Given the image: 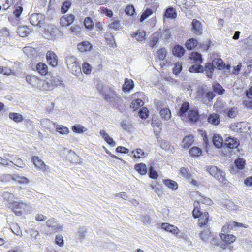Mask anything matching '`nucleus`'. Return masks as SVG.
<instances>
[{
  "label": "nucleus",
  "mask_w": 252,
  "mask_h": 252,
  "mask_svg": "<svg viewBox=\"0 0 252 252\" xmlns=\"http://www.w3.org/2000/svg\"><path fill=\"white\" fill-rule=\"evenodd\" d=\"M133 157L135 158H140L144 155V152L141 149H137L132 151Z\"/></svg>",
  "instance_id": "5fc2aeb1"
},
{
  "label": "nucleus",
  "mask_w": 252,
  "mask_h": 252,
  "mask_svg": "<svg viewBox=\"0 0 252 252\" xmlns=\"http://www.w3.org/2000/svg\"><path fill=\"white\" fill-rule=\"evenodd\" d=\"M199 204V202H195L194 204V208L192 211V215L194 218H199L202 213L200 212L199 209L197 208V205Z\"/></svg>",
  "instance_id": "8fccbe9b"
},
{
  "label": "nucleus",
  "mask_w": 252,
  "mask_h": 252,
  "mask_svg": "<svg viewBox=\"0 0 252 252\" xmlns=\"http://www.w3.org/2000/svg\"><path fill=\"white\" fill-rule=\"evenodd\" d=\"M212 63H213V65L216 66V68L219 70L223 69L225 67V63L220 58L214 59Z\"/></svg>",
  "instance_id": "393cba45"
},
{
  "label": "nucleus",
  "mask_w": 252,
  "mask_h": 252,
  "mask_svg": "<svg viewBox=\"0 0 252 252\" xmlns=\"http://www.w3.org/2000/svg\"><path fill=\"white\" fill-rule=\"evenodd\" d=\"M163 182L167 187L173 190H176L178 188V184L174 181L170 179H165L163 180Z\"/></svg>",
  "instance_id": "c85d7f7f"
},
{
  "label": "nucleus",
  "mask_w": 252,
  "mask_h": 252,
  "mask_svg": "<svg viewBox=\"0 0 252 252\" xmlns=\"http://www.w3.org/2000/svg\"><path fill=\"white\" fill-rule=\"evenodd\" d=\"M77 46L78 50L81 52L89 51L92 47L91 43L87 41L82 42L78 44Z\"/></svg>",
  "instance_id": "aec40b11"
},
{
  "label": "nucleus",
  "mask_w": 252,
  "mask_h": 252,
  "mask_svg": "<svg viewBox=\"0 0 252 252\" xmlns=\"http://www.w3.org/2000/svg\"><path fill=\"white\" fill-rule=\"evenodd\" d=\"M13 211L17 216H21L23 212L29 211L30 206L23 202L13 201L12 203Z\"/></svg>",
  "instance_id": "7ed1b4c3"
},
{
  "label": "nucleus",
  "mask_w": 252,
  "mask_h": 252,
  "mask_svg": "<svg viewBox=\"0 0 252 252\" xmlns=\"http://www.w3.org/2000/svg\"><path fill=\"white\" fill-rule=\"evenodd\" d=\"M145 33L143 32L137 31L134 34L135 39L139 41H142L144 39Z\"/></svg>",
  "instance_id": "69168bd1"
},
{
  "label": "nucleus",
  "mask_w": 252,
  "mask_h": 252,
  "mask_svg": "<svg viewBox=\"0 0 252 252\" xmlns=\"http://www.w3.org/2000/svg\"><path fill=\"white\" fill-rule=\"evenodd\" d=\"M96 89L107 101L117 103L121 102V98L120 96L108 86L104 85L101 82H99L96 85Z\"/></svg>",
  "instance_id": "f257e3e1"
},
{
  "label": "nucleus",
  "mask_w": 252,
  "mask_h": 252,
  "mask_svg": "<svg viewBox=\"0 0 252 252\" xmlns=\"http://www.w3.org/2000/svg\"><path fill=\"white\" fill-rule=\"evenodd\" d=\"M14 181L17 182L19 184H28L29 183V179L24 177L21 176H16L14 178H13Z\"/></svg>",
  "instance_id": "49530a36"
},
{
  "label": "nucleus",
  "mask_w": 252,
  "mask_h": 252,
  "mask_svg": "<svg viewBox=\"0 0 252 252\" xmlns=\"http://www.w3.org/2000/svg\"><path fill=\"white\" fill-rule=\"evenodd\" d=\"M71 6V2L70 1H66L64 2L61 7V11L63 13H66Z\"/></svg>",
  "instance_id": "052dcab7"
},
{
  "label": "nucleus",
  "mask_w": 252,
  "mask_h": 252,
  "mask_svg": "<svg viewBox=\"0 0 252 252\" xmlns=\"http://www.w3.org/2000/svg\"><path fill=\"white\" fill-rule=\"evenodd\" d=\"M66 63L68 69L72 74L77 75L81 72V68L77 61V58L73 55H68L65 58Z\"/></svg>",
  "instance_id": "f03ea898"
},
{
  "label": "nucleus",
  "mask_w": 252,
  "mask_h": 252,
  "mask_svg": "<svg viewBox=\"0 0 252 252\" xmlns=\"http://www.w3.org/2000/svg\"><path fill=\"white\" fill-rule=\"evenodd\" d=\"M159 37V32H155L153 35V37L150 41L149 45L150 47H154L158 43Z\"/></svg>",
  "instance_id": "4c0bfd02"
},
{
  "label": "nucleus",
  "mask_w": 252,
  "mask_h": 252,
  "mask_svg": "<svg viewBox=\"0 0 252 252\" xmlns=\"http://www.w3.org/2000/svg\"><path fill=\"white\" fill-rule=\"evenodd\" d=\"M29 30L26 26H20L17 28V32L21 37H25L29 33Z\"/></svg>",
  "instance_id": "a878e982"
},
{
  "label": "nucleus",
  "mask_w": 252,
  "mask_h": 252,
  "mask_svg": "<svg viewBox=\"0 0 252 252\" xmlns=\"http://www.w3.org/2000/svg\"><path fill=\"white\" fill-rule=\"evenodd\" d=\"M36 70L42 75H46L48 72V67L43 63H39L36 65Z\"/></svg>",
  "instance_id": "412c9836"
},
{
  "label": "nucleus",
  "mask_w": 252,
  "mask_h": 252,
  "mask_svg": "<svg viewBox=\"0 0 252 252\" xmlns=\"http://www.w3.org/2000/svg\"><path fill=\"white\" fill-rule=\"evenodd\" d=\"M9 117L15 122H20L23 120L22 115L17 113H10Z\"/></svg>",
  "instance_id": "e433bc0d"
},
{
  "label": "nucleus",
  "mask_w": 252,
  "mask_h": 252,
  "mask_svg": "<svg viewBox=\"0 0 252 252\" xmlns=\"http://www.w3.org/2000/svg\"><path fill=\"white\" fill-rule=\"evenodd\" d=\"M86 74H89L91 72V67L90 64L87 63H84L82 65V68H81V71Z\"/></svg>",
  "instance_id": "4d7b16f0"
},
{
  "label": "nucleus",
  "mask_w": 252,
  "mask_h": 252,
  "mask_svg": "<svg viewBox=\"0 0 252 252\" xmlns=\"http://www.w3.org/2000/svg\"><path fill=\"white\" fill-rule=\"evenodd\" d=\"M99 133L109 145L112 146H114L116 145L115 142L114 141L113 139L108 135L105 130H101Z\"/></svg>",
  "instance_id": "6ab92c4d"
},
{
  "label": "nucleus",
  "mask_w": 252,
  "mask_h": 252,
  "mask_svg": "<svg viewBox=\"0 0 252 252\" xmlns=\"http://www.w3.org/2000/svg\"><path fill=\"white\" fill-rule=\"evenodd\" d=\"M26 81L32 86H36L40 81L39 79L35 76L28 75L26 76Z\"/></svg>",
  "instance_id": "cd10ccee"
},
{
  "label": "nucleus",
  "mask_w": 252,
  "mask_h": 252,
  "mask_svg": "<svg viewBox=\"0 0 252 252\" xmlns=\"http://www.w3.org/2000/svg\"><path fill=\"white\" fill-rule=\"evenodd\" d=\"M194 141V137L191 135L186 136L182 141V147L184 148H189L192 144Z\"/></svg>",
  "instance_id": "f3484780"
},
{
  "label": "nucleus",
  "mask_w": 252,
  "mask_h": 252,
  "mask_svg": "<svg viewBox=\"0 0 252 252\" xmlns=\"http://www.w3.org/2000/svg\"><path fill=\"white\" fill-rule=\"evenodd\" d=\"M238 111L236 108H232L227 111V115L229 118H234L236 116Z\"/></svg>",
  "instance_id": "338daca9"
},
{
  "label": "nucleus",
  "mask_w": 252,
  "mask_h": 252,
  "mask_svg": "<svg viewBox=\"0 0 252 252\" xmlns=\"http://www.w3.org/2000/svg\"><path fill=\"white\" fill-rule=\"evenodd\" d=\"M125 12L128 15H132L135 12L134 6L132 5H127L125 9Z\"/></svg>",
  "instance_id": "0e129e2a"
},
{
  "label": "nucleus",
  "mask_w": 252,
  "mask_h": 252,
  "mask_svg": "<svg viewBox=\"0 0 252 252\" xmlns=\"http://www.w3.org/2000/svg\"><path fill=\"white\" fill-rule=\"evenodd\" d=\"M197 44V41L194 39L191 38L188 39L186 43V47L189 50L193 49Z\"/></svg>",
  "instance_id": "72a5a7b5"
},
{
  "label": "nucleus",
  "mask_w": 252,
  "mask_h": 252,
  "mask_svg": "<svg viewBox=\"0 0 252 252\" xmlns=\"http://www.w3.org/2000/svg\"><path fill=\"white\" fill-rule=\"evenodd\" d=\"M32 159L35 167L43 172L48 171V166L46 165L38 157L33 156Z\"/></svg>",
  "instance_id": "423d86ee"
},
{
  "label": "nucleus",
  "mask_w": 252,
  "mask_h": 252,
  "mask_svg": "<svg viewBox=\"0 0 252 252\" xmlns=\"http://www.w3.org/2000/svg\"><path fill=\"white\" fill-rule=\"evenodd\" d=\"M62 81L58 78L52 77L49 81H43L42 82V87L44 90H52L55 87H57L61 84Z\"/></svg>",
  "instance_id": "20e7f679"
},
{
  "label": "nucleus",
  "mask_w": 252,
  "mask_h": 252,
  "mask_svg": "<svg viewBox=\"0 0 252 252\" xmlns=\"http://www.w3.org/2000/svg\"><path fill=\"white\" fill-rule=\"evenodd\" d=\"M189 153L192 156H199L202 154V151L197 147H193L189 150Z\"/></svg>",
  "instance_id": "de8ad7c7"
},
{
  "label": "nucleus",
  "mask_w": 252,
  "mask_h": 252,
  "mask_svg": "<svg viewBox=\"0 0 252 252\" xmlns=\"http://www.w3.org/2000/svg\"><path fill=\"white\" fill-rule=\"evenodd\" d=\"M213 143L217 148H220L224 145L222 137L216 134H214L213 137Z\"/></svg>",
  "instance_id": "a211bd4d"
},
{
  "label": "nucleus",
  "mask_w": 252,
  "mask_h": 252,
  "mask_svg": "<svg viewBox=\"0 0 252 252\" xmlns=\"http://www.w3.org/2000/svg\"><path fill=\"white\" fill-rule=\"evenodd\" d=\"M166 54H167V53H166V51L165 48H161L157 51V57L156 59H158L159 60L163 61V63H160V65L161 67H162L164 65H165L166 63H167L166 61H164L166 56Z\"/></svg>",
  "instance_id": "4468645a"
},
{
  "label": "nucleus",
  "mask_w": 252,
  "mask_h": 252,
  "mask_svg": "<svg viewBox=\"0 0 252 252\" xmlns=\"http://www.w3.org/2000/svg\"><path fill=\"white\" fill-rule=\"evenodd\" d=\"M203 66L194 64L189 68V71L192 73H203Z\"/></svg>",
  "instance_id": "473e14b6"
},
{
  "label": "nucleus",
  "mask_w": 252,
  "mask_h": 252,
  "mask_svg": "<svg viewBox=\"0 0 252 252\" xmlns=\"http://www.w3.org/2000/svg\"><path fill=\"white\" fill-rule=\"evenodd\" d=\"M153 13V11L152 9L150 8L146 9L144 12L141 15L140 21L142 22L144 21L147 18H148L149 16H150Z\"/></svg>",
  "instance_id": "09e8293b"
},
{
  "label": "nucleus",
  "mask_w": 252,
  "mask_h": 252,
  "mask_svg": "<svg viewBox=\"0 0 252 252\" xmlns=\"http://www.w3.org/2000/svg\"><path fill=\"white\" fill-rule=\"evenodd\" d=\"M46 59L49 64L52 67H54L57 65L58 57L54 52L48 51L46 54Z\"/></svg>",
  "instance_id": "1a4fd4ad"
},
{
  "label": "nucleus",
  "mask_w": 252,
  "mask_h": 252,
  "mask_svg": "<svg viewBox=\"0 0 252 252\" xmlns=\"http://www.w3.org/2000/svg\"><path fill=\"white\" fill-rule=\"evenodd\" d=\"M213 90L219 94H222L224 92V89L218 83L215 82L213 84Z\"/></svg>",
  "instance_id": "c9c22d12"
},
{
  "label": "nucleus",
  "mask_w": 252,
  "mask_h": 252,
  "mask_svg": "<svg viewBox=\"0 0 252 252\" xmlns=\"http://www.w3.org/2000/svg\"><path fill=\"white\" fill-rule=\"evenodd\" d=\"M220 236L223 241L229 244L235 241L236 239L235 236L232 234L220 233Z\"/></svg>",
  "instance_id": "5701e85b"
},
{
  "label": "nucleus",
  "mask_w": 252,
  "mask_h": 252,
  "mask_svg": "<svg viewBox=\"0 0 252 252\" xmlns=\"http://www.w3.org/2000/svg\"><path fill=\"white\" fill-rule=\"evenodd\" d=\"M192 32L196 34L200 35L202 33L201 23L197 19H193L192 22Z\"/></svg>",
  "instance_id": "f8f14e48"
},
{
  "label": "nucleus",
  "mask_w": 252,
  "mask_h": 252,
  "mask_svg": "<svg viewBox=\"0 0 252 252\" xmlns=\"http://www.w3.org/2000/svg\"><path fill=\"white\" fill-rule=\"evenodd\" d=\"M56 131L61 134H67L69 132L68 128L62 126L56 127Z\"/></svg>",
  "instance_id": "13d9d810"
},
{
  "label": "nucleus",
  "mask_w": 252,
  "mask_h": 252,
  "mask_svg": "<svg viewBox=\"0 0 252 252\" xmlns=\"http://www.w3.org/2000/svg\"><path fill=\"white\" fill-rule=\"evenodd\" d=\"M86 231L87 229L84 227H80L78 228L77 236L79 240H83L85 239Z\"/></svg>",
  "instance_id": "58836bf2"
},
{
  "label": "nucleus",
  "mask_w": 252,
  "mask_h": 252,
  "mask_svg": "<svg viewBox=\"0 0 252 252\" xmlns=\"http://www.w3.org/2000/svg\"><path fill=\"white\" fill-rule=\"evenodd\" d=\"M72 130L75 133H82L87 131V128L80 125H76L72 126Z\"/></svg>",
  "instance_id": "a19ab883"
},
{
  "label": "nucleus",
  "mask_w": 252,
  "mask_h": 252,
  "mask_svg": "<svg viewBox=\"0 0 252 252\" xmlns=\"http://www.w3.org/2000/svg\"><path fill=\"white\" fill-rule=\"evenodd\" d=\"M208 121L211 124L217 125L220 122L219 116L217 114L210 115L208 118Z\"/></svg>",
  "instance_id": "7c9ffc66"
},
{
  "label": "nucleus",
  "mask_w": 252,
  "mask_h": 252,
  "mask_svg": "<svg viewBox=\"0 0 252 252\" xmlns=\"http://www.w3.org/2000/svg\"><path fill=\"white\" fill-rule=\"evenodd\" d=\"M161 228L174 234H177L179 232V229L177 227L167 223H163L161 225Z\"/></svg>",
  "instance_id": "2eb2a0df"
},
{
  "label": "nucleus",
  "mask_w": 252,
  "mask_h": 252,
  "mask_svg": "<svg viewBox=\"0 0 252 252\" xmlns=\"http://www.w3.org/2000/svg\"><path fill=\"white\" fill-rule=\"evenodd\" d=\"M45 32L49 34V37L55 38L60 33L59 30L52 25H48L45 29Z\"/></svg>",
  "instance_id": "ddd939ff"
},
{
  "label": "nucleus",
  "mask_w": 252,
  "mask_h": 252,
  "mask_svg": "<svg viewBox=\"0 0 252 252\" xmlns=\"http://www.w3.org/2000/svg\"><path fill=\"white\" fill-rule=\"evenodd\" d=\"M135 169L141 175H145L147 172V168L145 164L143 163H139L135 165Z\"/></svg>",
  "instance_id": "f704fd0d"
},
{
  "label": "nucleus",
  "mask_w": 252,
  "mask_h": 252,
  "mask_svg": "<svg viewBox=\"0 0 252 252\" xmlns=\"http://www.w3.org/2000/svg\"><path fill=\"white\" fill-rule=\"evenodd\" d=\"M210 234L208 230H204L200 234V239L204 242H206L210 238Z\"/></svg>",
  "instance_id": "37998d69"
},
{
  "label": "nucleus",
  "mask_w": 252,
  "mask_h": 252,
  "mask_svg": "<svg viewBox=\"0 0 252 252\" xmlns=\"http://www.w3.org/2000/svg\"><path fill=\"white\" fill-rule=\"evenodd\" d=\"M209 214L207 212H204L201 214V216L199 218V225L200 226H204L206 225L208 221Z\"/></svg>",
  "instance_id": "bb28decb"
},
{
  "label": "nucleus",
  "mask_w": 252,
  "mask_h": 252,
  "mask_svg": "<svg viewBox=\"0 0 252 252\" xmlns=\"http://www.w3.org/2000/svg\"><path fill=\"white\" fill-rule=\"evenodd\" d=\"M133 85L132 81H129L126 79L123 87L124 89L126 91H128L133 88Z\"/></svg>",
  "instance_id": "3c124183"
},
{
  "label": "nucleus",
  "mask_w": 252,
  "mask_h": 252,
  "mask_svg": "<svg viewBox=\"0 0 252 252\" xmlns=\"http://www.w3.org/2000/svg\"><path fill=\"white\" fill-rule=\"evenodd\" d=\"M105 38L108 44L110 45L112 47H114V44L115 45L113 36L110 34H106Z\"/></svg>",
  "instance_id": "680f3d73"
},
{
  "label": "nucleus",
  "mask_w": 252,
  "mask_h": 252,
  "mask_svg": "<svg viewBox=\"0 0 252 252\" xmlns=\"http://www.w3.org/2000/svg\"><path fill=\"white\" fill-rule=\"evenodd\" d=\"M190 59L196 62L201 63L202 62L201 54L197 52H194L191 53Z\"/></svg>",
  "instance_id": "79ce46f5"
},
{
  "label": "nucleus",
  "mask_w": 252,
  "mask_h": 252,
  "mask_svg": "<svg viewBox=\"0 0 252 252\" xmlns=\"http://www.w3.org/2000/svg\"><path fill=\"white\" fill-rule=\"evenodd\" d=\"M239 145V141L237 138L228 137L224 143L223 146L229 149H234L237 148Z\"/></svg>",
  "instance_id": "9b49d317"
},
{
  "label": "nucleus",
  "mask_w": 252,
  "mask_h": 252,
  "mask_svg": "<svg viewBox=\"0 0 252 252\" xmlns=\"http://www.w3.org/2000/svg\"><path fill=\"white\" fill-rule=\"evenodd\" d=\"M172 53L174 56L181 57L184 54L185 49L182 46L177 45L173 48Z\"/></svg>",
  "instance_id": "b1692460"
},
{
  "label": "nucleus",
  "mask_w": 252,
  "mask_h": 252,
  "mask_svg": "<svg viewBox=\"0 0 252 252\" xmlns=\"http://www.w3.org/2000/svg\"><path fill=\"white\" fill-rule=\"evenodd\" d=\"M182 66L180 63H177L173 69V72L175 75L179 74L182 70Z\"/></svg>",
  "instance_id": "e2e57ef3"
},
{
  "label": "nucleus",
  "mask_w": 252,
  "mask_h": 252,
  "mask_svg": "<svg viewBox=\"0 0 252 252\" xmlns=\"http://www.w3.org/2000/svg\"><path fill=\"white\" fill-rule=\"evenodd\" d=\"M214 177L222 183H224V182L226 180L225 173L224 171L221 170H219L218 171L217 175Z\"/></svg>",
  "instance_id": "ea45409f"
},
{
  "label": "nucleus",
  "mask_w": 252,
  "mask_h": 252,
  "mask_svg": "<svg viewBox=\"0 0 252 252\" xmlns=\"http://www.w3.org/2000/svg\"><path fill=\"white\" fill-rule=\"evenodd\" d=\"M206 170L212 176L215 177L219 170L216 166H209L206 167Z\"/></svg>",
  "instance_id": "a18cd8bd"
},
{
  "label": "nucleus",
  "mask_w": 252,
  "mask_h": 252,
  "mask_svg": "<svg viewBox=\"0 0 252 252\" xmlns=\"http://www.w3.org/2000/svg\"><path fill=\"white\" fill-rule=\"evenodd\" d=\"M238 227H244L245 228H247V226H245L243 223L233 221L224 225L222 228V232H223V233L226 234L229 230L235 229Z\"/></svg>",
  "instance_id": "6e6552de"
},
{
  "label": "nucleus",
  "mask_w": 252,
  "mask_h": 252,
  "mask_svg": "<svg viewBox=\"0 0 252 252\" xmlns=\"http://www.w3.org/2000/svg\"><path fill=\"white\" fill-rule=\"evenodd\" d=\"M180 172L184 178H186L187 179H189L191 178V175L188 172L187 168L185 167L181 168Z\"/></svg>",
  "instance_id": "603ef678"
},
{
  "label": "nucleus",
  "mask_w": 252,
  "mask_h": 252,
  "mask_svg": "<svg viewBox=\"0 0 252 252\" xmlns=\"http://www.w3.org/2000/svg\"><path fill=\"white\" fill-rule=\"evenodd\" d=\"M215 68V66L213 65L212 62L206 63L203 66V72L208 78H212Z\"/></svg>",
  "instance_id": "9d476101"
},
{
  "label": "nucleus",
  "mask_w": 252,
  "mask_h": 252,
  "mask_svg": "<svg viewBox=\"0 0 252 252\" xmlns=\"http://www.w3.org/2000/svg\"><path fill=\"white\" fill-rule=\"evenodd\" d=\"M74 19H75V17L73 15L69 14V15H67L64 18H61V22L62 23H63V20H64L68 23V24L67 25H69L73 22V21L74 20Z\"/></svg>",
  "instance_id": "bf43d9fd"
},
{
  "label": "nucleus",
  "mask_w": 252,
  "mask_h": 252,
  "mask_svg": "<svg viewBox=\"0 0 252 252\" xmlns=\"http://www.w3.org/2000/svg\"><path fill=\"white\" fill-rule=\"evenodd\" d=\"M46 225L49 228L50 232H56L62 229V226L58 223L54 218H51L47 220Z\"/></svg>",
  "instance_id": "0eeeda50"
},
{
  "label": "nucleus",
  "mask_w": 252,
  "mask_h": 252,
  "mask_svg": "<svg viewBox=\"0 0 252 252\" xmlns=\"http://www.w3.org/2000/svg\"><path fill=\"white\" fill-rule=\"evenodd\" d=\"M149 176L150 178L156 179L158 177V173L154 170L153 167H150L149 168Z\"/></svg>",
  "instance_id": "774afa93"
},
{
  "label": "nucleus",
  "mask_w": 252,
  "mask_h": 252,
  "mask_svg": "<svg viewBox=\"0 0 252 252\" xmlns=\"http://www.w3.org/2000/svg\"><path fill=\"white\" fill-rule=\"evenodd\" d=\"M159 113L161 118L165 120H168L171 116L170 110L167 108L162 109Z\"/></svg>",
  "instance_id": "2f4dec72"
},
{
  "label": "nucleus",
  "mask_w": 252,
  "mask_h": 252,
  "mask_svg": "<svg viewBox=\"0 0 252 252\" xmlns=\"http://www.w3.org/2000/svg\"><path fill=\"white\" fill-rule=\"evenodd\" d=\"M236 167L239 169H242L245 165V160L242 158L236 159L234 162Z\"/></svg>",
  "instance_id": "c03bdc74"
},
{
  "label": "nucleus",
  "mask_w": 252,
  "mask_h": 252,
  "mask_svg": "<svg viewBox=\"0 0 252 252\" xmlns=\"http://www.w3.org/2000/svg\"><path fill=\"white\" fill-rule=\"evenodd\" d=\"M159 36L161 38H162L163 40H167L169 39L170 37V31L169 29H166L163 31L160 35L159 34Z\"/></svg>",
  "instance_id": "6e6d98bb"
},
{
  "label": "nucleus",
  "mask_w": 252,
  "mask_h": 252,
  "mask_svg": "<svg viewBox=\"0 0 252 252\" xmlns=\"http://www.w3.org/2000/svg\"><path fill=\"white\" fill-rule=\"evenodd\" d=\"M189 103L188 102L185 101L181 105L178 114L181 117H183L186 115V113L189 110Z\"/></svg>",
  "instance_id": "dca6fc26"
},
{
  "label": "nucleus",
  "mask_w": 252,
  "mask_h": 252,
  "mask_svg": "<svg viewBox=\"0 0 252 252\" xmlns=\"http://www.w3.org/2000/svg\"><path fill=\"white\" fill-rule=\"evenodd\" d=\"M188 118L189 120L192 122H196L199 119V114L198 111L194 109H191L189 110L188 113Z\"/></svg>",
  "instance_id": "4be33fe9"
},
{
  "label": "nucleus",
  "mask_w": 252,
  "mask_h": 252,
  "mask_svg": "<svg viewBox=\"0 0 252 252\" xmlns=\"http://www.w3.org/2000/svg\"><path fill=\"white\" fill-rule=\"evenodd\" d=\"M44 21V17L40 13H33L30 18V23L33 26H39L41 27Z\"/></svg>",
  "instance_id": "39448f33"
},
{
  "label": "nucleus",
  "mask_w": 252,
  "mask_h": 252,
  "mask_svg": "<svg viewBox=\"0 0 252 252\" xmlns=\"http://www.w3.org/2000/svg\"><path fill=\"white\" fill-rule=\"evenodd\" d=\"M164 15L168 18L174 19L176 17L177 13L173 8L169 7L166 10Z\"/></svg>",
  "instance_id": "c756f323"
},
{
  "label": "nucleus",
  "mask_w": 252,
  "mask_h": 252,
  "mask_svg": "<svg viewBox=\"0 0 252 252\" xmlns=\"http://www.w3.org/2000/svg\"><path fill=\"white\" fill-rule=\"evenodd\" d=\"M84 25L88 29H92L94 26V23L90 17H87L84 20Z\"/></svg>",
  "instance_id": "864d4df0"
}]
</instances>
